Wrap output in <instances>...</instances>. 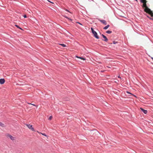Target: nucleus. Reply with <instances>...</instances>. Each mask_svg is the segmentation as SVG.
Instances as JSON below:
<instances>
[{"instance_id":"14","label":"nucleus","mask_w":153,"mask_h":153,"mask_svg":"<svg viewBox=\"0 0 153 153\" xmlns=\"http://www.w3.org/2000/svg\"><path fill=\"white\" fill-rule=\"evenodd\" d=\"M140 1L141 2H143L147 1L146 0H140Z\"/></svg>"},{"instance_id":"12","label":"nucleus","mask_w":153,"mask_h":153,"mask_svg":"<svg viewBox=\"0 0 153 153\" xmlns=\"http://www.w3.org/2000/svg\"><path fill=\"white\" fill-rule=\"evenodd\" d=\"M59 44V45H61L63 47H65L66 46V45L64 44Z\"/></svg>"},{"instance_id":"31","label":"nucleus","mask_w":153,"mask_h":153,"mask_svg":"<svg viewBox=\"0 0 153 153\" xmlns=\"http://www.w3.org/2000/svg\"><path fill=\"white\" fill-rule=\"evenodd\" d=\"M135 1H136L137 2L138 1L137 0H135Z\"/></svg>"},{"instance_id":"5","label":"nucleus","mask_w":153,"mask_h":153,"mask_svg":"<svg viewBox=\"0 0 153 153\" xmlns=\"http://www.w3.org/2000/svg\"><path fill=\"white\" fill-rule=\"evenodd\" d=\"M7 136L8 137H9L10 139L11 140H13L15 139V137H13L10 134H8L7 135Z\"/></svg>"},{"instance_id":"8","label":"nucleus","mask_w":153,"mask_h":153,"mask_svg":"<svg viewBox=\"0 0 153 153\" xmlns=\"http://www.w3.org/2000/svg\"><path fill=\"white\" fill-rule=\"evenodd\" d=\"M140 109L145 114H146L147 113V111L146 110L144 109L143 108H141Z\"/></svg>"},{"instance_id":"6","label":"nucleus","mask_w":153,"mask_h":153,"mask_svg":"<svg viewBox=\"0 0 153 153\" xmlns=\"http://www.w3.org/2000/svg\"><path fill=\"white\" fill-rule=\"evenodd\" d=\"M93 34L94 37L96 38H99L98 36L97 35V34L96 31L94 32Z\"/></svg>"},{"instance_id":"19","label":"nucleus","mask_w":153,"mask_h":153,"mask_svg":"<svg viewBox=\"0 0 153 153\" xmlns=\"http://www.w3.org/2000/svg\"><path fill=\"white\" fill-rule=\"evenodd\" d=\"M52 116H50L49 117V118L48 119H49V120H51V119H52Z\"/></svg>"},{"instance_id":"18","label":"nucleus","mask_w":153,"mask_h":153,"mask_svg":"<svg viewBox=\"0 0 153 153\" xmlns=\"http://www.w3.org/2000/svg\"><path fill=\"white\" fill-rule=\"evenodd\" d=\"M91 30H92V33H93V32H95V31H94V30L92 28V27L91 28Z\"/></svg>"},{"instance_id":"15","label":"nucleus","mask_w":153,"mask_h":153,"mask_svg":"<svg viewBox=\"0 0 153 153\" xmlns=\"http://www.w3.org/2000/svg\"><path fill=\"white\" fill-rule=\"evenodd\" d=\"M103 40L105 42H107L108 40V39H104Z\"/></svg>"},{"instance_id":"21","label":"nucleus","mask_w":153,"mask_h":153,"mask_svg":"<svg viewBox=\"0 0 153 153\" xmlns=\"http://www.w3.org/2000/svg\"><path fill=\"white\" fill-rule=\"evenodd\" d=\"M16 26L18 28H19L20 29H22L20 27H19L17 25H16Z\"/></svg>"},{"instance_id":"4","label":"nucleus","mask_w":153,"mask_h":153,"mask_svg":"<svg viewBox=\"0 0 153 153\" xmlns=\"http://www.w3.org/2000/svg\"><path fill=\"white\" fill-rule=\"evenodd\" d=\"M99 20L104 25H106L107 24V22L105 20H102L99 19Z\"/></svg>"},{"instance_id":"23","label":"nucleus","mask_w":153,"mask_h":153,"mask_svg":"<svg viewBox=\"0 0 153 153\" xmlns=\"http://www.w3.org/2000/svg\"><path fill=\"white\" fill-rule=\"evenodd\" d=\"M64 16L65 18H67V19H70V20H71V21H72V20H71V19H69V18H68L67 17V16Z\"/></svg>"},{"instance_id":"24","label":"nucleus","mask_w":153,"mask_h":153,"mask_svg":"<svg viewBox=\"0 0 153 153\" xmlns=\"http://www.w3.org/2000/svg\"><path fill=\"white\" fill-rule=\"evenodd\" d=\"M28 104H31V105H33V106H36V105L35 104H32V103H28Z\"/></svg>"},{"instance_id":"28","label":"nucleus","mask_w":153,"mask_h":153,"mask_svg":"<svg viewBox=\"0 0 153 153\" xmlns=\"http://www.w3.org/2000/svg\"><path fill=\"white\" fill-rule=\"evenodd\" d=\"M151 58L152 59L153 61V57H151Z\"/></svg>"},{"instance_id":"7","label":"nucleus","mask_w":153,"mask_h":153,"mask_svg":"<svg viewBox=\"0 0 153 153\" xmlns=\"http://www.w3.org/2000/svg\"><path fill=\"white\" fill-rule=\"evenodd\" d=\"M147 2V1H145L144 2H142V3H143V6H142L143 7H145V8L147 7L146 5V3Z\"/></svg>"},{"instance_id":"13","label":"nucleus","mask_w":153,"mask_h":153,"mask_svg":"<svg viewBox=\"0 0 153 153\" xmlns=\"http://www.w3.org/2000/svg\"><path fill=\"white\" fill-rule=\"evenodd\" d=\"M112 32V31H110V30H108L106 31V33H109V34H110V33H111Z\"/></svg>"},{"instance_id":"17","label":"nucleus","mask_w":153,"mask_h":153,"mask_svg":"<svg viewBox=\"0 0 153 153\" xmlns=\"http://www.w3.org/2000/svg\"><path fill=\"white\" fill-rule=\"evenodd\" d=\"M118 43V42H116V41H113V43L114 44H116V43Z\"/></svg>"},{"instance_id":"9","label":"nucleus","mask_w":153,"mask_h":153,"mask_svg":"<svg viewBox=\"0 0 153 153\" xmlns=\"http://www.w3.org/2000/svg\"><path fill=\"white\" fill-rule=\"evenodd\" d=\"M76 57L77 58L80 59H82V60H85V59H86L85 58H83V57H80V56H76Z\"/></svg>"},{"instance_id":"2","label":"nucleus","mask_w":153,"mask_h":153,"mask_svg":"<svg viewBox=\"0 0 153 153\" xmlns=\"http://www.w3.org/2000/svg\"><path fill=\"white\" fill-rule=\"evenodd\" d=\"M27 126L32 131H35V130L34 128L32 127V125H30L29 124H26Z\"/></svg>"},{"instance_id":"3","label":"nucleus","mask_w":153,"mask_h":153,"mask_svg":"<svg viewBox=\"0 0 153 153\" xmlns=\"http://www.w3.org/2000/svg\"><path fill=\"white\" fill-rule=\"evenodd\" d=\"M5 82V80L4 78H1L0 79V84H3Z\"/></svg>"},{"instance_id":"27","label":"nucleus","mask_w":153,"mask_h":153,"mask_svg":"<svg viewBox=\"0 0 153 153\" xmlns=\"http://www.w3.org/2000/svg\"><path fill=\"white\" fill-rule=\"evenodd\" d=\"M77 23H79V24L81 25H82V24L80 23H79V22H77Z\"/></svg>"},{"instance_id":"26","label":"nucleus","mask_w":153,"mask_h":153,"mask_svg":"<svg viewBox=\"0 0 153 153\" xmlns=\"http://www.w3.org/2000/svg\"><path fill=\"white\" fill-rule=\"evenodd\" d=\"M127 93H128V94H131V93L130 92H128V91H127Z\"/></svg>"},{"instance_id":"16","label":"nucleus","mask_w":153,"mask_h":153,"mask_svg":"<svg viewBox=\"0 0 153 153\" xmlns=\"http://www.w3.org/2000/svg\"><path fill=\"white\" fill-rule=\"evenodd\" d=\"M102 35L104 38H107L104 35L102 34Z\"/></svg>"},{"instance_id":"20","label":"nucleus","mask_w":153,"mask_h":153,"mask_svg":"<svg viewBox=\"0 0 153 153\" xmlns=\"http://www.w3.org/2000/svg\"><path fill=\"white\" fill-rule=\"evenodd\" d=\"M41 134H42L44 136H47L46 135L45 133H41Z\"/></svg>"},{"instance_id":"25","label":"nucleus","mask_w":153,"mask_h":153,"mask_svg":"<svg viewBox=\"0 0 153 153\" xmlns=\"http://www.w3.org/2000/svg\"><path fill=\"white\" fill-rule=\"evenodd\" d=\"M25 18H27V16L26 15H24V16H23Z\"/></svg>"},{"instance_id":"1","label":"nucleus","mask_w":153,"mask_h":153,"mask_svg":"<svg viewBox=\"0 0 153 153\" xmlns=\"http://www.w3.org/2000/svg\"><path fill=\"white\" fill-rule=\"evenodd\" d=\"M144 10L145 12L150 15L151 17H153V13L152 11L148 7L145 8L144 9Z\"/></svg>"},{"instance_id":"11","label":"nucleus","mask_w":153,"mask_h":153,"mask_svg":"<svg viewBox=\"0 0 153 153\" xmlns=\"http://www.w3.org/2000/svg\"><path fill=\"white\" fill-rule=\"evenodd\" d=\"M109 27V25H108L104 27L103 29L105 30L107 29Z\"/></svg>"},{"instance_id":"29","label":"nucleus","mask_w":153,"mask_h":153,"mask_svg":"<svg viewBox=\"0 0 153 153\" xmlns=\"http://www.w3.org/2000/svg\"><path fill=\"white\" fill-rule=\"evenodd\" d=\"M118 78H120V76H118Z\"/></svg>"},{"instance_id":"30","label":"nucleus","mask_w":153,"mask_h":153,"mask_svg":"<svg viewBox=\"0 0 153 153\" xmlns=\"http://www.w3.org/2000/svg\"><path fill=\"white\" fill-rule=\"evenodd\" d=\"M66 10L68 12H69V11L67 10Z\"/></svg>"},{"instance_id":"22","label":"nucleus","mask_w":153,"mask_h":153,"mask_svg":"<svg viewBox=\"0 0 153 153\" xmlns=\"http://www.w3.org/2000/svg\"><path fill=\"white\" fill-rule=\"evenodd\" d=\"M147 17L148 18H149L150 20H153V18H150V17H149V16H147Z\"/></svg>"},{"instance_id":"10","label":"nucleus","mask_w":153,"mask_h":153,"mask_svg":"<svg viewBox=\"0 0 153 153\" xmlns=\"http://www.w3.org/2000/svg\"><path fill=\"white\" fill-rule=\"evenodd\" d=\"M0 126L1 127H5V125L2 123L0 122Z\"/></svg>"}]
</instances>
